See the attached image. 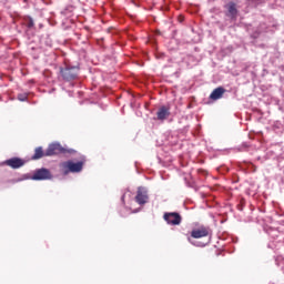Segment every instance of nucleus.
Here are the masks:
<instances>
[{"mask_svg":"<svg viewBox=\"0 0 284 284\" xmlns=\"http://www.w3.org/2000/svg\"><path fill=\"white\" fill-rule=\"evenodd\" d=\"M18 100L19 101H28V94H26V93L18 94Z\"/></svg>","mask_w":284,"mask_h":284,"instance_id":"obj_13","label":"nucleus"},{"mask_svg":"<svg viewBox=\"0 0 284 284\" xmlns=\"http://www.w3.org/2000/svg\"><path fill=\"white\" fill-rule=\"evenodd\" d=\"M27 28H34V20H32V18H29L27 22Z\"/></svg>","mask_w":284,"mask_h":284,"instance_id":"obj_14","label":"nucleus"},{"mask_svg":"<svg viewBox=\"0 0 284 284\" xmlns=\"http://www.w3.org/2000/svg\"><path fill=\"white\" fill-rule=\"evenodd\" d=\"M199 172H205V171H203V170H199Z\"/></svg>","mask_w":284,"mask_h":284,"instance_id":"obj_15","label":"nucleus"},{"mask_svg":"<svg viewBox=\"0 0 284 284\" xmlns=\"http://www.w3.org/2000/svg\"><path fill=\"white\" fill-rule=\"evenodd\" d=\"M192 239H205V236H210V227L200 226L197 229H193L191 232Z\"/></svg>","mask_w":284,"mask_h":284,"instance_id":"obj_7","label":"nucleus"},{"mask_svg":"<svg viewBox=\"0 0 284 284\" xmlns=\"http://www.w3.org/2000/svg\"><path fill=\"white\" fill-rule=\"evenodd\" d=\"M223 94H225V88L219 87L212 91L210 99L211 101H219V99H223Z\"/></svg>","mask_w":284,"mask_h":284,"instance_id":"obj_9","label":"nucleus"},{"mask_svg":"<svg viewBox=\"0 0 284 284\" xmlns=\"http://www.w3.org/2000/svg\"><path fill=\"white\" fill-rule=\"evenodd\" d=\"M61 170L64 176H67V174H70V172L72 173L81 172V170H83V161L75 162V163L72 161L63 162L61 163Z\"/></svg>","mask_w":284,"mask_h":284,"instance_id":"obj_1","label":"nucleus"},{"mask_svg":"<svg viewBox=\"0 0 284 284\" xmlns=\"http://www.w3.org/2000/svg\"><path fill=\"white\" fill-rule=\"evenodd\" d=\"M163 219L168 223V225H181V221H183L181 214L176 212L164 213Z\"/></svg>","mask_w":284,"mask_h":284,"instance_id":"obj_3","label":"nucleus"},{"mask_svg":"<svg viewBox=\"0 0 284 284\" xmlns=\"http://www.w3.org/2000/svg\"><path fill=\"white\" fill-rule=\"evenodd\" d=\"M156 116L159 121H165V119L170 116V106H165V105L161 106L156 112Z\"/></svg>","mask_w":284,"mask_h":284,"instance_id":"obj_10","label":"nucleus"},{"mask_svg":"<svg viewBox=\"0 0 284 284\" xmlns=\"http://www.w3.org/2000/svg\"><path fill=\"white\" fill-rule=\"evenodd\" d=\"M68 150H65L61 144L59 143H53L50 144L45 151V156H54L57 154H65Z\"/></svg>","mask_w":284,"mask_h":284,"instance_id":"obj_4","label":"nucleus"},{"mask_svg":"<svg viewBox=\"0 0 284 284\" xmlns=\"http://www.w3.org/2000/svg\"><path fill=\"white\" fill-rule=\"evenodd\" d=\"M60 72L64 81H74L79 75V69L77 67H65L64 69H61Z\"/></svg>","mask_w":284,"mask_h":284,"instance_id":"obj_2","label":"nucleus"},{"mask_svg":"<svg viewBox=\"0 0 284 284\" xmlns=\"http://www.w3.org/2000/svg\"><path fill=\"white\" fill-rule=\"evenodd\" d=\"M33 181H47L48 179H52V174L48 169L37 170L32 175Z\"/></svg>","mask_w":284,"mask_h":284,"instance_id":"obj_6","label":"nucleus"},{"mask_svg":"<svg viewBox=\"0 0 284 284\" xmlns=\"http://www.w3.org/2000/svg\"><path fill=\"white\" fill-rule=\"evenodd\" d=\"M4 163L9 168H12V170H19V168H23V165H26V160H22L20 158H11L7 160Z\"/></svg>","mask_w":284,"mask_h":284,"instance_id":"obj_8","label":"nucleus"},{"mask_svg":"<svg viewBox=\"0 0 284 284\" xmlns=\"http://www.w3.org/2000/svg\"><path fill=\"white\" fill-rule=\"evenodd\" d=\"M225 8L227 10V17H231L232 19H234V17H236V14H239V10L236 9L235 2H229L225 6Z\"/></svg>","mask_w":284,"mask_h":284,"instance_id":"obj_11","label":"nucleus"},{"mask_svg":"<svg viewBox=\"0 0 284 284\" xmlns=\"http://www.w3.org/2000/svg\"><path fill=\"white\" fill-rule=\"evenodd\" d=\"M43 156H48L45 155V152L43 151L42 146H38L34 150V154L31 156L32 161H39V159H43Z\"/></svg>","mask_w":284,"mask_h":284,"instance_id":"obj_12","label":"nucleus"},{"mask_svg":"<svg viewBox=\"0 0 284 284\" xmlns=\"http://www.w3.org/2000/svg\"><path fill=\"white\" fill-rule=\"evenodd\" d=\"M148 201H150V196L148 195V190L143 186H140L135 195V202L139 205H145Z\"/></svg>","mask_w":284,"mask_h":284,"instance_id":"obj_5","label":"nucleus"}]
</instances>
